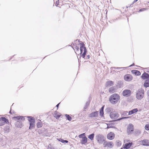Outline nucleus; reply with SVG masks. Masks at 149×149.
Masks as SVG:
<instances>
[{"mask_svg":"<svg viewBox=\"0 0 149 149\" xmlns=\"http://www.w3.org/2000/svg\"><path fill=\"white\" fill-rule=\"evenodd\" d=\"M12 119L15 121L17 120L15 123V125L17 127L20 128L23 127V123L19 120L24 121L25 120V117L20 116H14L12 117Z\"/></svg>","mask_w":149,"mask_h":149,"instance_id":"nucleus-1","label":"nucleus"},{"mask_svg":"<svg viewBox=\"0 0 149 149\" xmlns=\"http://www.w3.org/2000/svg\"><path fill=\"white\" fill-rule=\"evenodd\" d=\"M120 99V96L117 94L114 93L110 96L109 100L111 104H115L118 102Z\"/></svg>","mask_w":149,"mask_h":149,"instance_id":"nucleus-2","label":"nucleus"},{"mask_svg":"<svg viewBox=\"0 0 149 149\" xmlns=\"http://www.w3.org/2000/svg\"><path fill=\"white\" fill-rule=\"evenodd\" d=\"M95 138L98 143L100 145L104 144L106 141L105 137L101 134H99L96 135Z\"/></svg>","mask_w":149,"mask_h":149,"instance_id":"nucleus-3","label":"nucleus"},{"mask_svg":"<svg viewBox=\"0 0 149 149\" xmlns=\"http://www.w3.org/2000/svg\"><path fill=\"white\" fill-rule=\"evenodd\" d=\"M80 55L83 58H84L87 52V50L85 47H84L85 45L83 43H80Z\"/></svg>","mask_w":149,"mask_h":149,"instance_id":"nucleus-4","label":"nucleus"},{"mask_svg":"<svg viewBox=\"0 0 149 149\" xmlns=\"http://www.w3.org/2000/svg\"><path fill=\"white\" fill-rule=\"evenodd\" d=\"M144 90L141 88L139 89L136 92V97L138 100H141L142 99L144 96Z\"/></svg>","mask_w":149,"mask_h":149,"instance_id":"nucleus-5","label":"nucleus"},{"mask_svg":"<svg viewBox=\"0 0 149 149\" xmlns=\"http://www.w3.org/2000/svg\"><path fill=\"white\" fill-rule=\"evenodd\" d=\"M98 111H95L91 113L88 116L89 118H91L93 119V120L94 121H96L97 118L98 117Z\"/></svg>","mask_w":149,"mask_h":149,"instance_id":"nucleus-6","label":"nucleus"},{"mask_svg":"<svg viewBox=\"0 0 149 149\" xmlns=\"http://www.w3.org/2000/svg\"><path fill=\"white\" fill-rule=\"evenodd\" d=\"M110 118L113 120H116L119 116V114L115 112H111L109 115Z\"/></svg>","mask_w":149,"mask_h":149,"instance_id":"nucleus-7","label":"nucleus"},{"mask_svg":"<svg viewBox=\"0 0 149 149\" xmlns=\"http://www.w3.org/2000/svg\"><path fill=\"white\" fill-rule=\"evenodd\" d=\"M134 130V127L133 125L132 124H130L127 127V132L128 134H130L131 132H133Z\"/></svg>","mask_w":149,"mask_h":149,"instance_id":"nucleus-8","label":"nucleus"},{"mask_svg":"<svg viewBox=\"0 0 149 149\" xmlns=\"http://www.w3.org/2000/svg\"><path fill=\"white\" fill-rule=\"evenodd\" d=\"M104 147H108L111 148L113 146V144L111 142L105 141L103 144Z\"/></svg>","mask_w":149,"mask_h":149,"instance_id":"nucleus-9","label":"nucleus"},{"mask_svg":"<svg viewBox=\"0 0 149 149\" xmlns=\"http://www.w3.org/2000/svg\"><path fill=\"white\" fill-rule=\"evenodd\" d=\"M131 91L130 90L126 89L124 90L123 92V94L124 96H128L131 94Z\"/></svg>","mask_w":149,"mask_h":149,"instance_id":"nucleus-10","label":"nucleus"},{"mask_svg":"<svg viewBox=\"0 0 149 149\" xmlns=\"http://www.w3.org/2000/svg\"><path fill=\"white\" fill-rule=\"evenodd\" d=\"M115 137V134L114 133L110 132L109 133L107 136V137L109 140H111L113 139Z\"/></svg>","mask_w":149,"mask_h":149,"instance_id":"nucleus-11","label":"nucleus"},{"mask_svg":"<svg viewBox=\"0 0 149 149\" xmlns=\"http://www.w3.org/2000/svg\"><path fill=\"white\" fill-rule=\"evenodd\" d=\"M124 79L125 81H130L132 79V77L131 75L127 74L125 76Z\"/></svg>","mask_w":149,"mask_h":149,"instance_id":"nucleus-12","label":"nucleus"},{"mask_svg":"<svg viewBox=\"0 0 149 149\" xmlns=\"http://www.w3.org/2000/svg\"><path fill=\"white\" fill-rule=\"evenodd\" d=\"M142 78L143 79H146L149 80V74L144 72L141 76Z\"/></svg>","mask_w":149,"mask_h":149,"instance_id":"nucleus-13","label":"nucleus"},{"mask_svg":"<svg viewBox=\"0 0 149 149\" xmlns=\"http://www.w3.org/2000/svg\"><path fill=\"white\" fill-rule=\"evenodd\" d=\"M141 143L143 146H149V141L146 139L143 140L141 141Z\"/></svg>","mask_w":149,"mask_h":149,"instance_id":"nucleus-14","label":"nucleus"},{"mask_svg":"<svg viewBox=\"0 0 149 149\" xmlns=\"http://www.w3.org/2000/svg\"><path fill=\"white\" fill-rule=\"evenodd\" d=\"M132 145V143H126L124 145L123 148H125L128 149Z\"/></svg>","mask_w":149,"mask_h":149,"instance_id":"nucleus-15","label":"nucleus"},{"mask_svg":"<svg viewBox=\"0 0 149 149\" xmlns=\"http://www.w3.org/2000/svg\"><path fill=\"white\" fill-rule=\"evenodd\" d=\"M87 141V139L86 136L82 138L81 141V143L83 144H85Z\"/></svg>","mask_w":149,"mask_h":149,"instance_id":"nucleus-16","label":"nucleus"},{"mask_svg":"<svg viewBox=\"0 0 149 149\" xmlns=\"http://www.w3.org/2000/svg\"><path fill=\"white\" fill-rule=\"evenodd\" d=\"M138 111V109L137 108L134 109L130 111L128 113V115H131L133 114H134Z\"/></svg>","mask_w":149,"mask_h":149,"instance_id":"nucleus-17","label":"nucleus"},{"mask_svg":"<svg viewBox=\"0 0 149 149\" xmlns=\"http://www.w3.org/2000/svg\"><path fill=\"white\" fill-rule=\"evenodd\" d=\"M132 74L137 76L140 75L141 74L140 71L137 70H132Z\"/></svg>","mask_w":149,"mask_h":149,"instance_id":"nucleus-18","label":"nucleus"},{"mask_svg":"<svg viewBox=\"0 0 149 149\" xmlns=\"http://www.w3.org/2000/svg\"><path fill=\"white\" fill-rule=\"evenodd\" d=\"M113 85V82L111 81H108L107 82L106 86H110Z\"/></svg>","mask_w":149,"mask_h":149,"instance_id":"nucleus-19","label":"nucleus"},{"mask_svg":"<svg viewBox=\"0 0 149 149\" xmlns=\"http://www.w3.org/2000/svg\"><path fill=\"white\" fill-rule=\"evenodd\" d=\"M116 89L114 87H111L109 88V92L110 93H113L116 92Z\"/></svg>","mask_w":149,"mask_h":149,"instance_id":"nucleus-20","label":"nucleus"},{"mask_svg":"<svg viewBox=\"0 0 149 149\" xmlns=\"http://www.w3.org/2000/svg\"><path fill=\"white\" fill-rule=\"evenodd\" d=\"M28 118H29L28 120L30 123L35 122V120L31 116H28Z\"/></svg>","mask_w":149,"mask_h":149,"instance_id":"nucleus-21","label":"nucleus"},{"mask_svg":"<svg viewBox=\"0 0 149 149\" xmlns=\"http://www.w3.org/2000/svg\"><path fill=\"white\" fill-rule=\"evenodd\" d=\"M144 86L147 88L149 87V80H146L144 84Z\"/></svg>","mask_w":149,"mask_h":149,"instance_id":"nucleus-22","label":"nucleus"},{"mask_svg":"<svg viewBox=\"0 0 149 149\" xmlns=\"http://www.w3.org/2000/svg\"><path fill=\"white\" fill-rule=\"evenodd\" d=\"M104 108V106L102 107L100 109V115L101 116H103L104 114V112H103V110Z\"/></svg>","mask_w":149,"mask_h":149,"instance_id":"nucleus-23","label":"nucleus"},{"mask_svg":"<svg viewBox=\"0 0 149 149\" xmlns=\"http://www.w3.org/2000/svg\"><path fill=\"white\" fill-rule=\"evenodd\" d=\"M35 126V122L30 123L29 129H31L33 128Z\"/></svg>","mask_w":149,"mask_h":149,"instance_id":"nucleus-24","label":"nucleus"},{"mask_svg":"<svg viewBox=\"0 0 149 149\" xmlns=\"http://www.w3.org/2000/svg\"><path fill=\"white\" fill-rule=\"evenodd\" d=\"M95 134L94 133H92L88 136V138L91 140H93V138Z\"/></svg>","mask_w":149,"mask_h":149,"instance_id":"nucleus-25","label":"nucleus"},{"mask_svg":"<svg viewBox=\"0 0 149 149\" xmlns=\"http://www.w3.org/2000/svg\"><path fill=\"white\" fill-rule=\"evenodd\" d=\"M1 122L3 121V122L5 124L7 123L8 122V120L6 119L4 117H1Z\"/></svg>","mask_w":149,"mask_h":149,"instance_id":"nucleus-26","label":"nucleus"},{"mask_svg":"<svg viewBox=\"0 0 149 149\" xmlns=\"http://www.w3.org/2000/svg\"><path fill=\"white\" fill-rule=\"evenodd\" d=\"M128 112L126 111H123L121 112V114L122 116H125L129 115L128 114H127Z\"/></svg>","mask_w":149,"mask_h":149,"instance_id":"nucleus-27","label":"nucleus"},{"mask_svg":"<svg viewBox=\"0 0 149 149\" xmlns=\"http://www.w3.org/2000/svg\"><path fill=\"white\" fill-rule=\"evenodd\" d=\"M37 127L38 128H40L42 127V124L40 122H38L37 123Z\"/></svg>","mask_w":149,"mask_h":149,"instance_id":"nucleus-28","label":"nucleus"},{"mask_svg":"<svg viewBox=\"0 0 149 149\" xmlns=\"http://www.w3.org/2000/svg\"><path fill=\"white\" fill-rule=\"evenodd\" d=\"M65 116L67 118V119H68V120L70 121L71 120L72 118L69 115L66 114L65 115Z\"/></svg>","mask_w":149,"mask_h":149,"instance_id":"nucleus-29","label":"nucleus"},{"mask_svg":"<svg viewBox=\"0 0 149 149\" xmlns=\"http://www.w3.org/2000/svg\"><path fill=\"white\" fill-rule=\"evenodd\" d=\"M59 141H61L62 143H68V141L67 140H64V139H60Z\"/></svg>","mask_w":149,"mask_h":149,"instance_id":"nucleus-30","label":"nucleus"},{"mask_svg":"<svg viewBox=\"0 0 149 149\" xmlns=\"http://www.w3.org/2000/svg\"><path fill=\"white\" fill-rule=\"evenodd\" d=\"M141 131L140 130H138L135 131V134L137 135H138L141 133Z\"/></svg>","mask_w":149,"mask_h":149,"instance_id":"nucleus-31","label":"nucleus"},{"mask_svg":"<svg viewBox=\"0 0 149 149\" xmlns=\"http://www.w3.org/2000/svg\"><path fill=\"white\" fill-rule=\"evenodd\" d=\"M130 118V117H122L121 118H120L117 119V120H121L123 119H126V118Z\"/></svg>","mask_w":149,"mask_h":149,"instance_id":"nucleus-32","label":"nucleus"},{"mask_svg":"<svg viewBox=\"0 0 149 149\" xmlns=\"http://www.w3.org/2000/svg\"><path fill=\"white\" fill-rule=\"evenodd\" d=\"M145 129L147 130H149V125L147 124L145 126Z\"/></svg>","mask_w":149,"mask_h":149,"instance_id":"nucleus-33","label":"nucleus"},{"mask_svg":"<svg viewBox=\"0 0 149 149\" xmlns=\"http://www.w3.org/2000/svg\"><path fill=\"white\" fill-rule=\"evenodd\" d=\"M85 136V133H83V134H81L79 135V137L80 138H83V136Z\"/></svg>","mask_w":149,"mask_h":149,"instance_id":"nucleus-34","label":"nucleus"},{"mask_svg":"<svg viewBox=\"0 0 149 149\" xmlns=\"http://www.w3.org/2000/svg\"><path fill=\"white\" fill-rule=\"evenodd\" d=\"M5 123H4L3 122V121L1 122V119L0 120V126H2L4 124H5Z\"/></svg>","mask_w":149,"mask_h":149,"instance_id":"nucleus-35","label":"nucleus"},{"mask_svg":"<svg viewBox=\"0 0 149 149\" xmlns=\"http://www.w3.org/2000/svg\"><path fill=\"white\" fill-rule=\"evenodd\" d=\"M90 56L89 55H88L85 58V57L84 58L86 59H89L90 58Z\"/></svg>","mask_w":149,"mask_h":149,"instance_id":"nucleus-36","label":"nucleus"},{"mask_svg":"<svg viewBox=\"0 0 149 149\" xmlns=\"http://www.w3.org/2000/svg\"><path fill=\"white\" fill-rule=\"evenodd\" d=\"M106 111H107L109 112L111 111V108L109 107H108L106 109Z\"/></svg>","mask_w":149,"mask_h":149,"instance_id":"nucleus-37","label":"nucleus"},{"mask_svg":"<svg viewBox=\"0 0 149 149\" xmlns=\"http://www.w3.org/2000/svg\"><path fill=\"white\" fill-rule=\"evenodd\" d=\"M146 10V9L145 8H142L141 9H140L139 10V12H141L143 11H145Z\"/></svg>","mask_w":149,"mask_h":149,"instance_id":"nucleus-38","label":"nucleus"},{"mask_svg":"<svg viewBox=\"0 0 149 149\" xmlns=\"http://www.w3.org/2000/svg\"><path fill=\"white\" fill-rule=\"evenodd\" d=\"M47 149H54L53 148H52L50 145H49Z\"/></svg>","mask_w":149,"mask_h":149,"instance_id":"nucleus-39","label":"nucleus"},{"mask_svg":"<svg viewBox=\"0 0 149 149\" xmlns=\"http://www.w3.org/2000/svg\"><path fill=\"white\" fill-rule=\"evenodd\" d=\"M75 49L76 50H77V51H79V49H80L79 47L77 46H76V47H75Z\"/></svg>","mask_w":149,"mask_h":149,"instance_id":"nucleus-40","label":"nucleus"},{"mask_svg":"<svg viewBox=\"0 0 149 149\" xmlns=\"http://www.w3.org/2000/svg\"><path fill=\"white\" fill-rule=\"evenodd\" d=\"M59 3V1H56V3H55V5L56 6H57L58 4Z\"/></svg>","mask_w":149,"mask_h":149,"instance_id":"nucleus-41","label":"nucleus"},{"mask_svg":"<svg viewBox=\"0 0 149 149\" xmlns=\"http://www.w3.org/2000/svg\"><path fill=\"white\" fill-rule=\"evenodd\" d=\"M126 68L125 67H123V68H122V67H117L116 68L118 69V70H120L121 69H122V68Z\"/></svg>","mask_w":149,"mask_h":149,"instance_id":"nucleus-42","label":"nucleus"},{"mask_svg":"<svg viewBox=\"0 0 149 149\" xmlns=\"http://www.w3.org/2000/svg\"><path fill=\"white\" fill-rule=\"evenodd\" d=\"M138 0H134V1H133V3H132V4H133L134 3H135V2H136V1H137Z\"/></svg>","mask_w":149,"mask_h":149,"instance_id":"nucleus-43","label":"nucleus"},{"mask_svg":"<svg viewBox=\"0 0 149 149\" xmlns=\"http://www.w3.org/2000/svg\"><path fill=\"white\" fill-rule=\"evenodd\" d=\"M134 63H133V64H132L130 66H129V67H131V66H134Z\"/></svg>","mask_w":149,"mask_h":149,"instance_id":"nucleus-44","label":"nucleus"},{"mask_svg":"<svg viewBox=\"0 0 149 149\" xmlns=\"http://www.w3.org/2000/svg\"><path fill=\"white\" fill-rule=\"evenodd\" d=\"M89 103L88 102H86V106H87L88 105H89Z\"/></svg>","mask_w":149,"mask_h":149,"instance_id":"nucleus-45","label":"nucleus"},{"mask_svg":"<svg viewBox=\"0 0 149 149\" xmlns=\"http://www.w3.org/2000/svg\"><path fill=\"white\" fill-rule=\"evenodd\" d=\"M60 103H58V104L56 105V107H58L59 106V104H60Z\"/></svg>","mask_w":149,"mask_h":149,"instance_id":"nucleus-46","label":"nucleus"},{"mask_svg":"<svg viewBox=\"0 0 149 149\" xmlns=\"http://www.w3.org/2000/svg\"><path fill=\"white\" fill-rule=\"evenodd\" d=\"M87 106H85L84 107V108H85V109H86V108H87Z\"/></svg>","mask_w":149,"mask_h":149,"instance_id":"nucleus-47","label":"nucleus"},{"mask_svg":"<svg viewBox=\"0 0 149 149\" xmlns=\"http://www.w3.org/2000/svg\"><path fill=\"white\" fill-rule=\"evenodd\" d=\"M10 114H12V111H11V110H10Z\"/></svg>","mask_w":149,"mask_h":149,"instance_id":"nucleus-48","label":"nucleus"},{"mask_svg":"<svg viewBox=\"0 0 149 149\" xmlns=\"http://www.w3.org/2000/svg\"><path fill=\"white\" fill-rule=\"evenodd\" d=\"M60 117V116H57V117H56V118H58Z\"/></svg>","mask_w":149,"mask_h":149,"instance_id":"nucleus-49","label":"nucleus"},{"mask_svg":"<svg viewBox=\"0 0 149 149\" xmlns=\"http://www.w3.org/2000/svg\"><path fill=\"white\" fill-rule=\"evenodd\" d=\"M148 99H149V94L148 95Z\"/></svg>","mask_w":149,"mask_h":149,"instance_id":"nucleus-50","label":"nucleus"}]
</instances>
